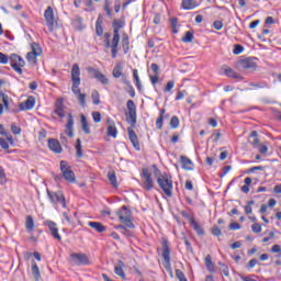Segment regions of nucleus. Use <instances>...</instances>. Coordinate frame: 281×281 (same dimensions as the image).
<instances>
[{
  "mask_svg": "<svg viewBox=\"0 0 281 281\" xmlns=\"http://www.w3.org/2000/svg\"><path fill=\"white\" fill-rule=\"evenodd\" d=\"M256 265H258V259L254 258L251 259L248 265H247V269H254V267H256Z\"/></svg>",
  "mask_w": 281,
  "mask_h": 281,
  "instance_id": "obj_62",
  "label": "nucleus"
},
{
  "mask_svg": "<svg viewBox=\"0 0 281 281\" xmlns=\"http://www.w3.org/2000/svg\"><path fill=\"white\" fill-rule=\"evenodd\" d=\"M224 74L225 76H227V78H234L235 80H243V76H240L238 72H236L234 69L226 67L224 69Z\"/></svg>",
  "mask_w": 281,
  "mask_h": 281,
  "instance_id": "obj_26",
  "label": "nucleus"
},
{
  "mask_svg": "<svg viewBox=\"0 0 281 281\" xmlns=\"http://www.w3.org/2000/svg\"><path fill=\"white\" fill-rule=\"evenodd\" d=\"M170 127L171 128H179V117L172 116L170 120Z\"/></svg>",
  "mask_w": 281,
  "mask_h": 281,
  "instance_id": "obj_50",
  "label": "nucleus"
},
{
  "mask_svg": "<svg viewBox=\"0 0 281 281\" xmlns=\"http://www.w3.org/2000/svg\"><path fill=\"white\" fill-rule=\"evenodd\" d=\"M75 149L77 159H82V140L80 138L77 139Z\"/></svg>",
  "mask_w": 281,
  "mask_h": 281,
  "instance_id": "obj_34",
  "label": "nucleus"
},
{
  "mask_svg": "<svg viewBox=\"0 0 281 281\" xmlns=\"http://www.w3.org/2000/svg\"><path fill=\"white\" fill-rule=\"evenodd\" d=\"M112 76L113 78H121L124 76V74H122V65L117 64L116 66H114L112 70Z\"/></svg>",
  "mask_w": 281,
  "mask_h": 281,
  "instance_id": "obj_39",
  "label": "nucleus"
},
{
  "mask_svg": "<svg viewBox=\"0 0 281 281\" xmlns=\"http://www.w3.org/2000/svg\"><path fill=\"white\" fill-rule=\"evenodd\" d=\"M126 266L124 265V261L119 260L117 265L114 267V273L116 276H120V278H122V280H124V278H126V273H124V268Z\"/></svg>",
  "mask_w": 281,
  "mask_h": 281,
  "instance_id": "obj_24",
  "label": "nucleus"
},
{
  "mask_svg": "<svg viewBox=\"0 0 281 281\" xmlns=\"http://www.w3.org/2000/svg\"><path fill=\"white\" fill-rule=\"evenodd\" d=\"M10 57L7 54L0 52V63L1 65H8Z\"/></svg>",
  "mask_w": 281,
  "mask_h": 281,
  "instance_id": "obj_56",
  "label": "nucleus"
},
{
  "mask_svg": "<svg viewBox=\"0 0 281 281\" xmlns=\"http://www.w3.org/2000/svg\"><path fill=\"white\" fill-rule=\"evenodd\" d=\"M71 81H72V87H71L72 93H75V95L82 93L80 91V66L78 64L72 65Z\"/></svg>",
  "mask_w": 281,
  "mask_h": 281,
  "instance_id": "obj_3",
  "label": "nucleus"
},
{
  "mask_svg": "<svg viewBox=\"0 0 281 281\" xmlns=\"http://www.w3.org/2000/svg\"><path fill=\"white\" fill-rule=\"evenodd\" d=\"M140 177L143 179L142 188H144L147 192H150L155 188V181H153V173L148 168H144Z\"/></svg>",
  "mask_w": 281,
  "mask_h": 281,
  "instance_id": "obj_7",
  "label": "nucleus"
},
{
  "mask_svg": "<svg viewBox=\"0 0 281 281\" xmlns=\"http://www.w3.org/2000/svg\"><path fill=\"white\" fill-rule=\"evenodd\" d=\"M150 69H151V71H154L155 75H159V65L151 64Z\"/></svg>",
  "mask_w": 281,
  "mask_h": 281,
  "instance_id": "obj_64",
  "label": "nucleus"
},
{
  "mask_svg": "<svg viewBox=\"0 0 281 281\" xmlns=\"http://www.w3.org/2000/svg\"><path fill=\"white\" fill-rule=\"evenodd\" d=\"M0 98L4 106V111H10V104H12V98H10L8 94L3 92H0Z\"/></svg>",
  "mask_w": 281,
  "mask_h": 281,
  "instance_id": "obj_30",
  "label": "nucleus"
},
{
  "mask_svg": "<svg viewBox=\"0 0 281 281\" xmlns=\"http://www.w3.org/2000/svg\"><path fill=\"white\" fill-rule=\"evenodd\" d=\"M213 27L214 30H223V22L221 21L213 22Z\"/></svg>",
  "mask_w": 281,
  "mask_h": 281,
  "instance_id": "obj_63",
  "label": "nucleus"
},
{
  "mask_svg": "<svg viewBox=\"0 0 281 281\" xmlns=\"http://www.w3.org/2000/svg\"><path fill=\"white\" fill-rule=\"evenodd\" d=\"M243 52H245V47H243L240 44H236L235 48L233 49V54L238 56V54H243Z\"/></svg>",
  "mask_w": 281,
  "mask_h": 281,
  "instance_id": "obj_52",
  "label": "nucleus"
},
{
  "mask_svg": "<svg viewBox=\"0 0 281 281\" xmlns=\"http://www.w3.org/2000/svg\"><path fill=\"white\" fill-rule=\"evenodd\" d=\"M228 228L232 231V232H236V229H240L241 226L240 224H238V222H233L228 225Z\"/></svg>",
  "mask_w": 281,
  "mask_h": 281,
  "instance_id": "obj_58",
  "label": "nucleus"
},
{
  "mask_svg": "<svg viewBox=\"0 0 281 281\" xmlns=\"http://www.w3.org/2000/svg\"><path fill=\"white\" fill-rule=\"evenodd\" d=\"M115 229H120L121 231V234H123V236H132V233L131 231H128L126 228V226L122 225V224H119L115 226Z\"/></svg>",
  "mask_w": 281,
  "mask_h": 281,
  "instance_id": "obj_44",
  "label": "nucleus"
},
{
  "mask_svg": "<svg viewBox=\"0 0 281 281\" xmlns=\"http://www.w3.org/2000/svg\"><path fill=\"white\" fill-rule=\"evenodd\" d=\"M91 98H92L93 104L95 105L100 104V92H98V90L92 91Z\"/></svg>",
  "mask_w": 281,
  "mask_h": 281,
  "instance_id": "obj_45",
  "label": "nucleus"
},
{
  "mask_svg": "<svg viewBox=\"0 0 281 281\" xmlns=\"http://www.w3.org/2000/svg\"><path fill=\"white\" fill-rule=\"evenodd\" d=\"M44 18L46 21V25L49 27V30L54 29V9L52 7H47V9L44 12Z\"/></svg>",
  "mask_w": 281,
  "mask_h": 281,
  "instance_id": "obj_18",
  "label": "nucleus"
},
{
  "mask_svg": "<svg viewBox=\"0 0 281 281\" xmlns=\"http://www.w3.org/2000/svg\"><path fill=\"white\" fill-rule=\"evenodd\" d=\"M177 23H179V20L177 18L170 19V27L172 29V33L177 34L179 30H177Z\"/></svg>",
  "mask_w": 281,
  "mask_h": 281,
  "instance_id": "obj_46",
  "label": "nucleus"
},
{
  "mask_svg": "<svg viewBox=\"0 0 281 281\" xmlns=\"http://www.w3.org/2000/svg\"><path fill=\"white\" fill-rule=\"evenodd\" d=\"M181 216L186 218L190 224L194 222V212H192V209L187 207L186 210L181 211Z\"/></svg>",
  "mask_w": 281,
  "mask_h": 281,
  "instance_id": "obj_27",
  "label": "nucleus"
},
{
  "mask_svg": "<svg viewBox=\"0 0 281 281\" xmlns=\"http://www.w3.org/2000/svg\"><path fill=\"white\" fill-rule=\"evenodd\" d=\"M181 5L183 10H194L199 7V3H196V0H182Z\"/></svg>",
  "mask_w": 281,
  "mask_h": 281,
  "instance_id": "obj_29",
  "label": "nucleus"
},
{
  "mask_svg": "<svg viewBox=\"0 0 281 281\" xmlns=\"http://www.w3.org/2000/svg\"><path fill=\"white\" fill-rule=\"evenodd\" d=\"M44 225L48 227L50 235L55 240H58V243L63 240V236L58 233V224H56V222L47 220L44 222Z\"/></svg>",
  "mask_w": 281,
  "mask_h": 281,
  "instance_id": "obj_12",
  "label": "nucleus"
},
{
  "mask_svg": "<svg viewBox=\"0 0 281 281\" xmlns=\"http://www.w3.org/2000/svg\"><path fill=\"white\" fill-rule=\"evenodd\" d=\"M248 143L251 144L252 148H258L260 146V138H258V132L252 131L248 136Z\"/></svg>",
  "mask_w": 281,
  "mask_h": 281,
  "instance_id": "obj_22",
  "label": "nucleus"
},
{
  "mask_svg": "<svg viewBox=\"0 0 281 281\" xmlns=\"http://www.w3.org/2000/svg\"><path fill=\"white\" fill-rule=\"evenodd\" d=\"M156 128L161 131L164 128V116L159 115L156 120Z\"/></svg>",
  "mask_w": 281,
  "mask_h": 281,
  "instance_id": "obj_53",
  "label": "nucleus"
},
{
  "mask_svg": "<svg viewBox=\"0 0 281 281\" xmlns=\"http://www.w3.org/2000/svg\"><path fill=\"white\" fill-rule=\"evenodd\" d=\"M47 196L50 201V203H60V205L64 209H67V200L65 199V194H63V191H49L47 190Z\"/></svg>",
  "mask_w": 281,
  "mask_h": 281,
  "instance_id": "obj_11",
  "label": "nucleus"
},
{
  "mask_svg": "<svg viewBox=\"0 0 281 281\" xmlns=\"http://www.w3.org/2000/svg\"><path fill=\"white\" fill-rule=\"evenodd\" d=\"M70 260L77 267L91 265V260L89 259V256H87V254H82V252H72V254H70Z\"/></svg>",
  "mask_w": 281,
  "mask_h": 281,
  "instance_id": "obj_10",
  "label": "nucleus"
},
{
  "mask_svg": "<svg viewBox=\"0 0 281 281\" xmlns=\"http://www.w3.org/2000/svg\"><path fill=\"white\" fill-rule=\"evenodd\" d=\"M103 19L99 15L95 22V34L97 36H102L104 34V29L102 27Z\"/></svg>",
  "mask_w": 281,
  "mask_h": 281,
  "instance_id": "obj_31",
  "label": "nucleus"
},
{
  "mask_svg": "<svg viewBox=\"0 0 281 281\" xmlns=\"http://www.w3.org/2000/svg\"><path fill=\"white\" fill-rule=\"evenodd\" d=\"M11 132L13 133V135H21V127L16 126V123H12Z\"/></svg>",
  "mask_w": 281,
  "mask_h": 281,
  "instance_id": "obj_55",
  "label": "nucleus"
},
{
  "mask_svg": "<svg viewBox=\"0 0 281 281\" xmlns=\"http://www.w3.org/2000/svg\"><path fill=\"white\" fill-rule=\"evenodd\" d=\"M220 266H221L220 271L222 273H224V276L228 277L229 276V268L227 267V265H224V263L220 262Z\"/></svg>",
  "mask_w": 281,
  "mask_h": 281,
  "instance_id": "obj_57",
  "label": "nucleus"
},
{
  "mask_svg": "<svg viewBox=\"0 0 281 281\" xmlns=\"http://www.w3.org/2000/svg\"><path fill=\"white\" fill-rule=\"evenodd\" d=\"M88 225H89V227H91L92 229L98 232L99 234L106 232V226H104L100 222H89Z\"/></svg>",
  "mask_w": 281,
  "mask_h": 281,
  "instance_id": "obj_25",
  "label": "nucleus"
},
{
  "mask_svg": "<svg viewBox=\"0 0 281 281\" xmlns=\"http://www.w3.org/2000/svg\"><path fill=\"white\" fill-rule=\"evenodd\" d=\"M127 135L135 150H142V146L139 145V138L137 137V133H135V130H133V127H127Z\"/></svg>",
  "mask_w": 281,
  "mask_h": 281,
  "instance_id": "obj_15",
  "label": "nucleus"
},
{
  "mask_svg": "<svg viewBox=\"0 0 281 281\" xmlns=\"http://www.w3.org/2000/svg\"><path fill=\"white\" fill-rule=\"evenodd\" d=\"M81 117V128L86 135H91V127L89 126V121H87V116L85 114L80 115Z\"/></svg>",
  "mask_w": 281,
  "mask_h": 281,
  "instance_id": "obj_28",
  "label": "nucleus"
},
{
  "mask_svg": "<svg viewBox=\"0 0 281 281\" xmlns=\"http://www.w3.org/2000/svg\"><path fill=\"white\" fill-rule=\"evenodd\" d=\"M205 267L207 271H210L211 273H214L215 267H214V262H212V256L210 255L205 257Z\"/></svg>",
  "mask_w": 281,
  "mask_h": 281,
  "instance_id": "obj_35",
  "label": "nucleus"
},
{
  "mask_svg": "<svg viewBox=\"0 0 281 281\" xmlns=\"http://www.w3.org/2000/svg\"><path fill=\"white\" fill-rule=\"evenodd\" d=\"M193 40H194V34H192V32H187L184 37H182L183 43H192Z\"/></svg>",
  "mask_w": 281,
  "mask_h": 281,
  "instance_id": "obj_48",
  "label": "nucleus"
},
{
  "mask_svg": "<svg viewBox=\"0 0 281 281\" xmlns=\"http://www.w3.org/2000/svg\"><path fill=\"white\" fill-rule=\"evenodd\" d=\"M25 227L26 231L34 232V217L32 215L26 216Z\"/></svg>",
  "mask_w": 281,
  "mask_h": 281,
  "instance_id": "obj_38",
  "label": "nucleus"
},
{
  "mask_svg": "<svg viewBox=\"0 0 281 281\" xmlns=\"http://www.w3.org/2000/svg\"><path fill=\"white\" fill-rule=\"evenodd\" d=\"M0 146L3 150H8L10 148V144H8L3 137H0Z\"/></svg>",
  "mask_w": 281,
  "mask_h": 281,
  "instance_id": "obj_59",
  "label": "nucleus"
},
{
  "mask_svg": "<svg viewBox=\"0 0 281 281\" xmlns=\"http://www.w3.org/2000/svg\"><path fill=\"white\" fill-rule=\"evenodd\" d=\"M211 234L213 236H223V232L221 231V227H218V225H213L212 229H211Z\"/></svg>",
  "mask_w": 281,
  "mask_h": 281,
  "instance_id": "obj_47",
  "label": "nucleus"
},
{
  "mask_svg": "<svg viewBox=\"0 0 281 281\" xmlns=\"http://www.w3.org/2000/svg\"><path fill=\"white\" fill-rule=\"evenodd\" d=\"M162 258H164V268L170 278H175V273L172 272V263H170V247H168V243L162 244Z\"/></svg>",
  "mask_w": 281,
  "mask_h": 281,
  "instance_id": "obj_6",
  "label": "nucleus"
},
{
  "mask_svg": "<svg viewBox=\"0 0 281 281\" xmlns=\"http://www.w3.org/2000/svg\"><path fill=\"white\" fill-rule=\"evenodd\" d=\"M172 89H175V81L170 80L167 82L164 91H165V93H170V91H172Z\"/></svg>",
  "mask_w": 281,
  "mask_h": 281,
  "instance_id": "obj_51",
  "label": "nucleus"
},
{
  "mask_svg": "<svg viewBox=\"0 0 281 281\" xmlns=\"http://www.w3.org/2000/svg\"><path fill=\"white\" fill-rule=\"evenodd\" d=\"M0 183L1 186L5 183V170L3 169V167H0Z\"/></svg>",
  "mask_w": 281,
  "mask_h": 281,
  "instance_id": "obj_60",
  "label": "nucleus"
},
{
  "mask_svg": "<svg viewBox=\"0 0 281 281\" xmlns=\"http://www.w3.org/2000/svg\"><path fill=\"white\" fill-rule=\"evenodd\" d=\"M55 115H57L60 119L65 117V104H63V99H58L55 102V110L53 112L54 120H56Z\"/></svg>",
  "mask_w": 281,
  "mask_h": 281,
  "instance_id": "obj_17",
  "label": "nucleus"
},
{
  "mask_svg": "<svg viewBox=\"0 0 281 281\" xmlns=\"http://www.w3.org/2000/svg\"><path fill=\"white\" fill-rule=\"evenodd\" d=\"M130 45H131V43L128 42V35L123 34L122 47H123L124 54H128Z\"/></svg>",
  "mask_w": 281,
  "mask_h": 281,
  "instance_id": "obj_36",
  "label": "nucleus"
},
{
  "mask_svg": "<svg viewBox=\"0 0 281 281\" xmlns=\"http://www.w3.org/2000/svg\"><path fill=\"white\" fill-rule=\"evenodd\" d=\"M9 60L12 69H14V71L21 76L23 74L22 67H25V59L16 54H11Z\"/></svg>",
  "mask_w": 281,
  "mask_h": 281,
  "instance_id": "obj_8",
  "label": "nucleus"
},
{
  "mask_svg": "<svg viewBox=\"0 0 281 281\" xmlns=\"http://www.w3.org/2000/svg\"><path fill=\"white\" fill-rule=\"evenodd\" d=\"M34 104H36L34 97H29L24 103L20 104V109L21 111H32V109H34Z\"/></svg>",
  "mask_w": 281,
  "mask_h": 281,
  "instance_id": "obj_20",
  "label": "nucleus"
},
{
  "mask_svg": "<svg viewBox=\"0 0 281 281\" xmlns=\"http://www.w3.org/2000/svg\"><path fill=\"white\" fill-rule=\"evenodd\" d=\"M180 162L182 164V168L184 170H192L193 165H192V160H190V158H188L186 156H181L180 157Z\"/></svg>",
  "mask_w": 281,
  "mask_h": 281,
  "instance_id": "obj_33",
  "label": "nucleus"
},
{
  "mask_svg": "<svg viewBox=\"0 0 281 281\" xmlns=\"http://www.w3.org/2000/svg\"><path fill=\"white\" fill-rule=\"evenodd\" d=\"M256 60H258L256 57L240 59L237 63V67L240 71H256V69H258V63Z\"/></svg>",
  "mask_w": 281,
  "mask_h": 281,
  "instance_id": "obj_4",
  "label": "nucleus"
},
{
  "mask_svg": "<svg viewBox=\"0 0 281 281\" xmlns=\"http://www.w3.org/2000/svg\"><path fill=\"white\" fill-rule=\"evenodd\" d=\"M108 179H109L111 186H113V188H117V177L115 176V172H109Z\"/></svg>",
  "mask_w": 281,
  "mask_h": 281,
  "instance_id": "obj_42",
  "label": "nucleus"
},
{
  "mask_svg": "<svg viewBox=\"0 0 281 281\" xmlns=\"http://www.w3.org/2000/svg\"><path fill=\"white\" fill-rule=\"evenodd\" d=\"M103 45L106 49L111 48L112 58H117V46L115 47V53L113 52V37L111 41V33H104L103 35Z\"/></svg>",
  "mask_w": 281,
  "mask_h": 281,
  "instance_id": "obj_16",
  "label": "nucleus"
},
{
  "mask_svg": "<svg viewBox=\"0 0 281 281\" xmlns=\"http://www.w3.org/2000/svg\"><path fill=\"white\" fill-rule=\"evenodd\" d=\"M60 170L65 181H68V183H76V173H74L71 167L69 166V164H67V161H60Z\"/></svg>",
  "mask_w": 281,
  "mask_h": 281,
  "instance_id": "obj_9",
  "label": "nucleus"
},
{
  "mask_svg": "<svg viewBox=\"0 0 281 281\" xmlns=\"http://www.w3.org/2000/svg\"><path fill=\"white\" fill-rule=\"evenodd\" d=\"M92 119L95 124H99V122H102V114L100 112H92Z\"/></svg>",
  "mask_w": 281,
  "mask_h": 281,
  "instance_id": "obj_54",
  "label": "nucleus"
},
{
  "mask_svg": "<svg viewBox=\"0 0 281 281\" xmlns=\"http://www.w3.org/2000/svg\"><path fill=\"white\" fill-rule=\"evenodd\" d=\"M38 55L34 53H27L26 55V60L30 63V65H36L37 63Z\"/></svg>",
  "mask_w": 281,
  "mask_h": 281,
  "instance_id": "obj_41",
  "label": "nucleus"
},
{
  "mask_svg": "<svg viewBox=\"0 0 281 281\" xmlns=\"http://www.w3.org/2000/svg\"><path fill=\"white\" fill-rule=\"evenodd\" d=\"M251 229H252L254 234H260L262 232V227L260 226V224H254L251 226Z\"/></svg>",
  "mask_w": 281,
  "mask_h": 281,
  "instance_id": "obj_61",
  "label": "nucleus"
},
{
  "mask_svg": "<svg viewBox=\"0 0 281 281\" xmlns=\"http://www.w3.org/2000/svg\"><path fill=\"white\" fill-rule=\"evenodd\" d=\"M31 272L34 276L35 280H38V278H41V270L38 269V265H36V261H32Z\"/></svg>",
  "mask_w": 281,
  "mask_h": 281,
  "instance_id": "obj_37",
  "label": "nucleus"
},
{
  "mask_svg": "<svg viewBox=\"0 0 281 281\" xmlns=\"http://www.w3.org/2000/svg\"><path fill=\"white\" fill-rule=\"evenodd\" d=\"M190 226L192 227V229L195 231L198 236H203L205 234L203 226H201V224H199V222H196V220H193V222L190 224Z\"/></svg>",
  "mask_w": 281,
  "mask_h": 281,
  "instance_id": "obj_32",
  "label": "nucleus"
},
{
  "mask_svg": "<svg viewBox=\"0 0 281 281\" xmlns=\"http://www.w3.org/2000/svg\"><path fill=\"white\" fill-rule=\"evenodd\" d=\"M127 106V115L132 122V125L135 126L137 124V106L135 105V102L133 100H128L126 102Z\"/></svg>",
  "mask_w": 281,
  "mask_h": 281,
  "instance_id": "obj_13",
  "label": "nucleus"
},
{
  "mask_svg": "<svg viewBox=\"0 0 281 281\" xmlns=\"http://www.w3.org/2000/svg\"><path fill=\"white\" fill-rule=\"evenodd\" d=\"M176 278L179 281H188V278H186V273H183V271H181L180 269L176 270Z\"/></svg>",
  "mask_w": 281,
  "mask_h": 281,
  "instance_id": "obj_49",
  "label": "nucleus"
},
{
  "mask_svg": "<svg viewBox=\"0 0 281 281\" xmlns=\"http://www.w3.org/2000/svg\"><path fill=\"white\" fill-rule=\"evenodd\" d=\"M48 148L53 153H56V155H60V153H63V146L60 145V142H58V139L55 138L48 139Z\"/></svg>",
  "mask_w": 281,
  "mask_h": 281,
  "instance_id": "obj_19",
  "label": "nucleus"
},
{
  "mask_svg": "<svg viewBox=\"0 0 281 281\" xmlns=\"http://www.w3.org/2000/svg\"><path fill=\"white\" fill-rule=\"evenodd\" d=\"M87 71L88 74H91L92 78H95L98 82H101V85H109V78H106L100 70L93 67H88Z\"/></svg>",
  "mask_w": 281,
  "mask_h": 281,
  "instance_id": "obj_14",
  "label": "nucleus"
},
{
  "mask_svg": "<svg viewBox=\"0 0 281 281\" xmlns=\"http://www.w3.org/2000/svg\"><path fill=\"white\" fill-rule=\"evenodd\" d=\"M65 133L68 137H74V115L71 114L68 115Z\"/></svg>",
  "mask_w": 281,
  "mask_h": 281,
  "instance_id": "obj_23",
  "label": "nucleus"
},
{
  "mask_svg": "<svg viewBox=\"0 0 281 281\" xmlns=\"http://www.w3.org/2000/svg\"><path fill=\"white\" fill-rule=\"evenodd\" d=\"M116 215L119 217V221L123 223L128 229H135V224H133V212L126 207V205H123L117 212Z\"/></svg>",
  "mask_w": 281,
  "mask_h": 281,
  "instance_id": "obj_2",
  "label": "nucleus"
},
{
  "mask_svg": "<svg viewBox=\"0 0 281 281\" xmlns=\"http://www.w3.org/2000/svg\"><path fill=\"white\" fill-rule=\"evenodd\" d=\"M154 168V175L156 177L157 183L159 188H161L162 192L168 196V199H171L172 196V177L168 176V173H162L158 168L157 165L153 166Z\"/></svg>",
  "mask_w": 281,
  "mask_h": 281,
  "instance_id": "obj_1",
  "label": "nucleus"
},
{
  "mask_svg": "<svg viewBox=\"0 0 281 281\" xmlns=\"http://www.w3.org/2000/svg\"><path fill=\"white\" fill-rule=\"evenodd\" d=\"M77 99L80 106H83V108L87 106V94L80 92L79 94H77Z\"/></svg>",
  "mask_w": 281,
  "mask_h": 281,
  "instance_id": "obj_43",
  "label": "nucleus"
},
{
  "mask_svg": "<svg viewBox=\"0 0 281 281\" xmlns=\"http://www.w3.org/2000/svg\"><path fill=\"white\" fill-rule=\"evenodd\" d=\"M126 25V22L124 20H117L115 19L112 22V27H113V53L115 54V47L120 46V30Z\"/></svg>",
  "mask_w": 281,
  "mask_h": 281,
  "instance_id": "obj_5",
  "label": "nucleus"
},
{
  "mask_svg": "<svg viewBox=\"0 0 281 281\" xmlns=\"http://www.w3.org/2000/svg\"><path fill=\"white\" fill-rule=\"evenodd\" d=\"M108 135L109 137H117V127H115V122L108 117Z\"/></svg>",
  "mask_w": 281,
  "mask_h": 281,
  "instance_id": "obj_21",
  "label": "nucleus"
},
{
  "mask_svg": "<svg viewBox=\"0 0 281 281\" xmlns=\"http://www.w3.org/2000/svg\"><path fill=\"white\" fill-rule=\"evenodd\" d=\"M31 54L41 56V54H43V49L41 48V45H38L36 43H32L31 44Z\"/></svg>",
  "mask_w": 281,
  "mask_h": 281,
  "instance_id": "obj_40",
  "label": "nucleus"
}]
</instances>
